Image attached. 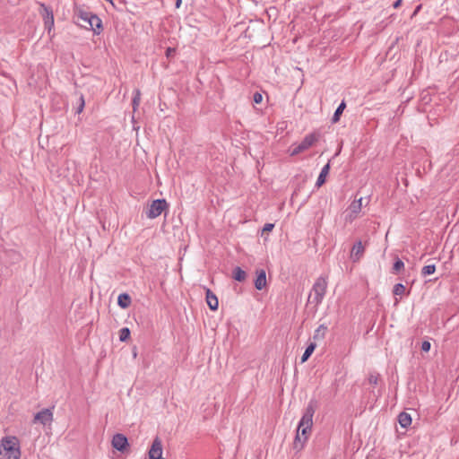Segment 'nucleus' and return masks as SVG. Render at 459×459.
<instances>
[{
	"label": "nucleus",
	"mask_w": 459,
	"mask_h": 459,
	"mask_svg": "<svg viewBox=\"0 0 459 459\" xmlns=\"http://www.w3.org/2000/svg\"><path fill=\"white\" fill-rule=\"evenodd\" d=\"M206 292V302L211 310H217L219 302L217 297L210 289H205Z\"/></svg>",
	"instance_id": "f8f14e48"
},
{
	"label": "nucleus",
	"mask_w": 459,
	"mask_h": 459,
	"mask_svg": "<svg viewBox=\"0 0 459 459\" xmlns=\"http://www.w3.org/2000/svg\"><path fill=\"white\" fill-rule=\"evenodd\" d=\"M130 337V330L129 328L127 327H124L122 329H120L119 331V340L121 342H126L129 339Z\"/></svg>",
	"instance_id": "b1692460"
},
{
	"label": "nucleus",
	"mask_w": 459,
	"mask_h": 459,
	"mask_svg": "<svg viewBox=\"0 0 459 459\" xmlns=\"http://www.w3.org/2000/svg\"><path fill=\"white\" fill-rule=\"evenodd\" d=\"M316 411V407L313 402H310L298 425L297 434L294 439V449L300 451L303 449L305 443L308 439L313 426V416Z\"/></svg>",
	"instance_id": "f257e3e1"
},
{
	"label": "nucleus",
	"mask_w": 459,
	"mask_h": 459,
	"mask_svg": "<svg viewBox=\"0 0 459 459\" xmlns=\"http://www.w3.org/2000/svg\"><path fill=\"white\" fill-rule=\"evenodd\" d=\"M316 347V344L314 342H311L305 350L302 357H301V363L306 362L308 358L311 356V354L314 352L315 349Z\"/></svg>",
	"instance_id": "f3484780"
},
{
	"label": "nucleus",
	"mask_w": 459,
	"mask_h": 459,
	"mask_svg": "<svg viewBox=\"0 0 459 459\" xmlns=\"http://www.w3.org/2000/svg\"><path fill=\"white\" fill-rule=\"evenodd\" d=\"M329 171H330V163L328 162L322 168L321 172L317 178V180L316 182V186L317 188H319L320 186H322L325 184L326 177L329 174Z\"/></svg>",
	"instance_id": "4468645a"
},
{
	"label": "nucleus",
	"mask_w": 459,
	"mask_h": 459,
	"mask_svg": "<svg viewBox=\"0 0 459 459\" xmlns=\"http://www.w3.org/2000/svg\"><path fill=\"white\" fill-rule=\"evenodd\" d=\"M368 383L372 385H376L378 383V375L370 374L368 377Z\"/></svg>",
	"instance_id": "cd10ccee"
},
{
	"label": "nucleus",
	"mask_w": 459,
	"mask_h": 459,
	"mask_svg": "<svg viewBox=\"0 0 459 459\" xmlns=\"http://www.w3.org/2000/svg\"><path fill=\"white\" fill-rule=\"evenodd\" d=\"M175 52L174 48H169L166 51L167 56H170Z\"/></svg>",
	"instance_id": "72a5a7b5"
},
{
	"label": "nucleus",
	"mask_w": 459,
	"mask_h": 459,
	"mask_svg": "<svg viewBox=\"0 0 459 459\" xmlns=\"http://www.w3.org/2000/svg\"><path fill=\"white\" fill-rule=\"evenodd\" d=\"M362 208V198H359L358 200H354L349 206L348 212L349 214L347 215V220L350 221H352L357 215L360 212Z\"/></svg>",
	"instance_id": "6e6552de"
},
{
	"label": "nucleus",
	"mask_w": 459,
	"mask_h": 459,
	"mask_svg": "<svg viewBox=\"0 0 459 459\" xmlns=\"http://www.w3.org/2000/svg\"><path fill=\"white\" fill-rule=\"evenodd\" d=\"M398 422L402 428L406 429L411 424V417L407 412H401L398 415Z\"/></svg>",
	"instance_id": "2eb2a0df"
},
{
	"label": "nucleus",
	"mask_w": 459,
	"mask_h": 459,
	"mask_svg": "<svg viewBox=\"0 0 459 459\" xmlns=\"http://www.w3.org/2000/svg\"><path fill=\"white\" fill-rule=\"evenodd\" d=\"M246 272L240 267H236L233 271V278L238 281H243L246 279Z\"/></svg>",
	"instance_id": "6ab92c4d"
},
{
	"label": "nucleus",
	"mask_w": 459,
	"mask_h": 459,
	"mask_svg": "<svg viewBox=\"0 0 459 459\" xmlns=\"http://www.w3.org/2000/svg\"><path fill=\"white\" fill-rule=\"evenodd\" d=\"M89 28L94 31L95 34L99 35L102 30V22L99 16L92 14L90 16V22L88 23Z\"/></svg>",
	"instance_id": "9b49d317"
},
{
	"label": "nucleus",
	"mask_w": 459,
	"mask_h": 459,
	"mask_svg": "<svg viewBox=\"0 0 459 459\" xmlns=\"http://www.w3.org/2000/svg\"><path fill=\"white\" fill-rule=\"evenodd\" d=\"M327 289V281L325 277H318L312 288L311 293L309 294L308 300L314 303L316 306L321 304L324 299Z\"/></svg>",
	"instance_id": "7ed1b4c3"
},
{
	"label": "nucleus",
	"mask_w": 459,
	"mask_h": 459,
	"mask_svg": "<svg viewBox=\"0 0 459 459\" xmlns=\"http://www.w3.org/2000/svg\"><path fill=\"white\" fill-rule=\"evenodd\" d=\"M256 279L255 281V287L256 290H261L266 286V273L264 270L256 272Z\"/></svg>",
	"instance_id": "ddd939ff"
},
{
	"label": "nucleus",
	"mask_w": 459,
	"mask_h": 459,
	"mask_svg": "<svg viewBox=\"0 0 459 459\" xmlns=\"http://www.w3.org/2000/svg\"><path fill=\"white\" fill-rule=\"evenodd\" d=\"M140 101H141V92L139 90H135L134 96L132 100V105H133L134 110H135L138 108V106L140 105Z\"/></svg>",
	"instance_id": "4be33fe9"
},
{
	"label": "nucleus",
	"mask_w": 459,
	"mask_h": 459,
	"mask_svg": "<svg viewBox=\"0 0 459 459\" xmlns=\"http://www.w3.org/2000/svg\"><path fill=\"white\" fill-rule=\"evenodd\" d=\"M393 292L395 296H402L405 292V286L402 283H396L394 286Z\"/></svg>",
	"instance_id": "393cba45"
},
{
	"label": "nucleus",
	"mask_w": 459,
	"mask_h": 459,
	"mask_svg": "<svg viewBox=\"0 0 459 459\" xmlns=\"http://www.w3.org/2000/svg\"><path fill=\"white\" fill-rule=\"evenodd\" d=\"M304 151L302 150V148L300 147L299 144H298L297 146H295L292 150H291V152H290V155L291 156H296L298 154H299L300 152H303Z\"/></svg>",
	"instance_id": "c756f323"
},
{
	"label": "nucleus",
	"mask_w": 459,
	"mask_h": 459,
	"mask_svg": "<svg viewBox=\"0 0 459 459\" xmlns=\"http://www.w3.org/2000/svg\"><path fill=\"white\" fill-rule=\"evenodd\" d=\"M53 421V411L51 409H43L34 415L33 423L42 425L50 424Z\"/></svg>",
	"instance_id": "423d86ee"
},
{
	"label": "nucleus",
	"mask_w": 459,
	"mask_h": 459,
	"mask_svg": "<svg viewBox=\"0 0 459 459\" xmlns=\"http://www.w3.org/2000/svg\"><path fill=\"white\" fill-rule=\"evenodd\" d=\"M402 1H403V0H396V1L393 4L394 8H398V7L401 5Z\"/></svg>",
	"instance_id": "f704fd0d"
},
{
	"label": "nucleus",
	"mask_w": 459,
	"mask_h": 459,
	"mask_svg": "<svg viewBox=\"0 0 459 459\" xmlns=\"http://www.w3.org/2000/svg\"><path fill=\"white\" fill-rule=\"evenodd\" d=\"M273 228H274V224H273V223H266V224H264V228L262 230V235H264V233L272 231Z\"/></svg>",
	"instance_id": "c85d7f7f"
},
{
	"label": "nucleus",
	"mask_w": 459,
	"mask_h": 459,
	"mask_svg": "<svg viewBox=\"0 0 459 459\" xmlns=\"http://www.w3.org/2000/svg\"><path fill=\"white\" fill-rule=\"evenodd\" d=\"M253 100H254V102H255V103L259 104V103H261V102H262V100H263V96H262V94H261V93H259V92H255V93L254 94Z\"/></svg>",
	"instance_id": "2f4dec72"
},
{
	"label": "nucleus",
	"mask_w": 459,
	"mask_h": 459,
	"mask_svg": "<svg viewBox=\"0 0 459 459\" xmlns=\"http://www.w3.org/2000/svg\"><path fill=\"white\" fill-rule=\"evenodd\" d=\"M168 204L165 199H157L152 201L146 211V216L149 219L159 217L162 212L167 209Z\"/></svg>",
	"instance_id": "20e7f679"
},
{
	"label": "nucleus",
	"mask_w": 459,
	"mask_h": 459,
	"mask_svg": "<svg viewBox=\"0 0 459 459\" xmlns=\"http://www.w3.org/2000/svg\"><path fill=\"white\" fill-rule=\"evenodd\" d=\"M181 2H182V0H177V1H176V7H177V8H179V6H180V4H181Z\"/></svg>",
	"instance_id": "c9c22d12"
},
{
	"label": "nucleus",
	"mask_w": 459,
	"mask_h": 459,
	"mask_svg": "<svg viewBox=\"0 0 459 459\" xmlns=\"http://www.w3.org/2000/svg\"><path fill=\"white\" fill-rule=\"evenodd\" d=\"M404 264L401 259H397L393 265V273H398L402 269H403Z\"/></svg>",
	"instance_id": "a878e982"
},
{
	"label": "nucleus",
	"mask_w": 459,
	"mask_h": 459,
	"mask_svg": "<svg viewBox=\"0 0 459 459\" xmlns=\"http://www.w3.org/2000/svg\"><path fill=\"white\" fill-rule=\"evenodd\" d=\"M117 304L122 308H126L131 304V298L127 293H122L117 298Z\"/></svg>",
	"instance_id": "dca6fc26"
},
{
	"label": "nucleus",
	"mask_w": 459,
	"mask_h": 459,
	"mask_svg": "<svg viewBox=\"0 0 459 459\" xmlns=\"http://www.w3.org/2000/svg\"><path fill=\"white\" fill-rule=\"evenodd\" d=\"M79 100H80V104H79V106L77 108V110H76V113H78V114H80L83 110V108H84V105H85L84 98H83L82 95L80 97Z\"/></svg>",
	"instance_id": "7c9ffc66"
},
{
	"label": "nucleus",
	"mask_w": 459,
	"mask_h": 459,
	"mask_svg": "<svg viewBox=\"0 0 459 459\" xmlns=\"http://www.w3.org/2000/svg\"><path fill=\"white\" fill-rule=\"evenodd\" d=\"M326 329H327V328H326L324 325H319V326L317 327V329L316 330V332H315L314 338H315V339H316V338H318L319 336H321L322 338H324Z\"/></svg>",
	"instance_id": "bb28decb"
},
{
	"label": "nucleus",
	"mask_w": 459,
	"mask_h": 459,
	"mask_svg": "<svg viewBox=\"0 0 459 459\" xmlns=\"http://www.w3.org/2000/svg\"><path fill=\"white\" fill-rule=\"evenodd\" d=\"M365 251V247L362 245V242L360 240L357 241L351 251V259L353 263H356L360 260V258L363 256Z\"/></svg>",
	"instance_id": "9d476101"
},
{
	"label": "nucleus",
	"mask_w": 459,
	"mask_h": 459,
	"mask_svg": "<svg viewBox=\"0 0 459 459\" xmlns=\"http://www.w3.org/2000/svg\"><path fill=\"white\" fill-rule=\"evenodd\" d=\"M436 271V265L435 264H429L422 268L421 274L422 276H427L433 274Z\"/></svg>",
	"instance_id": "5701e85b"
},
{
	"label": "nucleus",
	"mask_w": 459,
	"mask_h": 459,
	"mask_svg": "<svg viewBox=\"0 0 459 459\" xmlns=\"http://www.w3.org/2000/svg\"><path fill=\"white\" fill-rule=\"evenodd\" d=\"M345 108H346L345 102L342 101L333 116V118H332L333 123H337L340 120V117L342 114Z\"/></svg>",
	"instance_id": "a211bd4d"
},
{
	"label": "nucleus",
	"mask_w": 459,
	"mask_h": 459,
	"mask_svg": "<svg viewBox=\"0 0 459 459\" xmlns=\"http://www.w3.org/2000/svg\"><path fill=\"white\" fill-rule=\"evenodd\" d=\"M20 442L15 437H6L0 441V459H20Z\"/></svg>",
	"instance_id": "f03ea898"
},
{
	"label": "nucleus",
	"mask_w": 459,
	"mask_h": 459,
	"mask_svg": "<svg viewBox=\"0 0 459 459\" xmlns=\"http://www.w3.org/2000/svg\"><path fill=\"white\" fill-rule=\"evenodd\" d=\"M431 344L429 341H424L421 344V350L428 352L430 350Z\"/></svg>",
	"instance_id": "473e14b6"
},
{
	"label": "nucleus",
	"mask_w": 459,
	"mask_h": 459,
	"mask_svg": "<svg viewBox=\"0 0 459 459\" xmlns=\"http://www.w3.org/2000/svg\"><path fill=\"white\" fill-rule=\"evenodd\" d=\"M46 11V17H45V25L48 28V30L51 29V27L54 25V16L51 11H49L48 8H45Z\"/></svg>",
	"instance_id": "aec40b11"
},
{
	"label": "nucleus",
	"mask_w": 459,
	"mask_h": 459,
	"mask_svg": "<svg viewBox=\"0 0 459 459\" xmlns=\"http://www.w3.org/2000/svg\"><path fill=\"white\" fill-rule=\"evenodd\" d=\"M320 138V134L317 132H313L311 134H307L302 142L299 143L300 147L303 151L309 149L313 146Z\"/></svg>",
	"instance_id": "1a4fd4ad"
},
{
	"label": "nucleus",
	"mask_w": 459,
	"mask_h": 459,
	"mask_svg": "<svg viewBox=\"0 0 459 459\" xmlns=\"http://www.w3.org/2000/svg\"><path fill=\"white\" fill-rule=\"evenodd\" d=\"M111 444L115 449L120 452H124L129 446L126 437L119 433L113 436Z\"/></svg>",
	"instance_id": "0eeeda50"
},
{
	"label": "nucleus",
	"mask_w": 459,
	"mask_h": 459,
	"mask_svg": "<svg viewBox=\"0 0 459 459\" xmlns=\"http://www.w3.org/2000/svg\"><path fill=\"white\" fill-rule=\"evenodd\" d=\"M162 443L159 437H156L148 452L149 459H165L162 457Z\"/></svg>",
	"instance_id": "39448f33"
},
{
	"label": "nucleus",
	"mask_w": 459,
	"mask_h": 459,
	"mask_svg": "<svg viewBox=\"0 0 459 459\" xmlns=\"http://www.w3.org/2000/svg\"><path fill=\"white\" fill-rule=\"evenodd\" d=\"M78 17L83 21L84 22H86L87 24L89 23L90 22V16H92V13L91 12H86V11H83V10H79L78 11Z\"/></svg>",
	"instance_id": "412c9836"
}]
</instances>
